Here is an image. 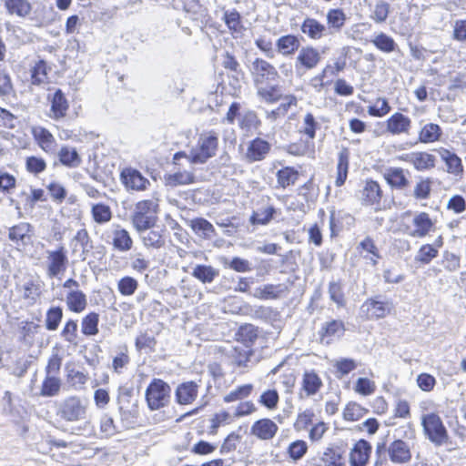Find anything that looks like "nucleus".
Segmentation results:
<instances>
[{
	"mask_svg": "<svg viewBox=\"0 0 466 466\" xmlns=\"http://www.w3.org/2000/svg\"><path fill=\"white\" fill-rule=\"evenodd\" d=\"M164 228H154L143 229L137 231L143 245L147 248L159 249L165 246Z\"/></svg>",
	"mask_w": 466,
	"mask_h": 466,
	"instance_id": "6ab92c4d",
	"label": "nucleus"
},
{
	"mask_svg": "<svg viewBox=\"0 0 466 466\" xmlns=\"http://www.w3.org/2000/svg\"><path fill=\"white\" fill-rule=\"evenodd\" d=\"M438 248L431 244L422 245L415 256V261L422 264H429L438 256Z\"/></svg>",
	"mask_w": 466,
	"mask_h": 466,
	"instance_id": "5fc2aeb1",
	"label": "nucleus"
},
{
	"mask_svg": "<svg viewBox=\"0 0 466 466\" xmlns=\"http://www.w3.org/2000/svg\"><path fill=\"white\" fill-rule=\"evenodd\" d=\"M437 152L446 165V171L455 177H461L463 175V165L461 157L444 147H440Z\"/></svg>",
	"mask_w": 466,
	"mask_h": 466,
	"instance_id": "aec40b11",
	"label": "nucleus"
},
{
	"mask_svg": "<svg viewBox=\"0 0 466 466\" xmlns=\"http://www.w3.org/2000/svg\"><path fill=\"white\" fill-rule=\"evenodd\" d=\"M332 366L335 370L336 377L341 379L352 370H356L358 367V362L353 359L340 358L335 360Z\"/></svg>",
	"mask_w": 466,
	"mask_h": 466,
	"instance_id": "37998d69",
	"label": "nucleus"
},
{
	"mask_svg": "<svg viewBox=\"0 0 466 466\" xmlns=\"http://www.w3.org/2000/svg\"><path fill=\"white\" fill-rule=\"evenodd\" d=\"M318 127L319 124L316 121L314 116L311 113H307L304 116L300 132L305 134L309 139L312 140L315 137L316 129Z\"/></svg>",
	"mask_w": 466,
	"mask_h": 466,
	"instance_id": "69168bd1",
	"label": "nucleus"
},
{
	"mask_svg": "<svg viewBox=\"0 0 466 466\" xmlns=\"http://www.w3.org/2000/svg\"><path fill=\"white\" fill-rule=\"evenodd\" d=\"M442 130L438 124L428 123L419 132L418 139L420 143H434L441 139Z\"/></svg>",
	"mask_w": 466,
	"mask_h": 466,
	"instance_id": "473e14b6",
	"label": "nucleus"
},
{
	"mask_svg": "<svg viewBox=\"0 0 466 466\" xmlns=\"http://www.w3.org/2000/svg\"><path fill=\"white\" fill-rule=\"evenodd\" d=\"M275 213L276 209L274 207H262L253 212L249 221L252 225H267L272 220Z\"/></svg>",
	"mask_w": 466,
	"mask_h": 466,
	"instance_id": "79ce46f5",
	"label": "nucleus"
},
{
	"mask_svg": "<svg viewBox=\"0 0 466 466\" xmlns=\"http://www.w3.org/2000/svg\"><path fill=\"white\" fill-rule=\"evenodd\" d=\"M87 405L79 397L66 398L59 405L57 415L67 422L84 420L86 415Z\"/></svg>",
	"mask_w": 466,
	"mask_h": 466,
	"instance_id": "39448f33",
	"label": "nucleus"
},
{
	"mask_svg": "<svg viewBox=\"0 0 466 466\" xmlns=\"http://www.w3.org/2000/svg\"><path fill=\"white\" fill-rule=\"evenodd\" d=\"M223 20L233 34H241L243 25H241L240 15L238 12L236 10L225 11Z\"/></svg>",
	"mask_w": 466,
	"mask_h": 466,
	"instance_id": "3c124183",
	"label": "nucleus"
},
{
	"mask_svg": "<svg viewBox=\"0 0 466 466\" xmlns=\"http://www.w3.org/2000/svg\"><path fill=\"white\" fill-rule=\"evenodd\" d=\"M60 163L69 168H75L81 165L82 158L75 147L64 146L58 152Z\"/></svg>",
	"mask_w": 466,
	"mask_h": 466,
	"instance_id": "2f4dec72",
	"label": "nucleus"
},
{
	"mask_svg": "<svg viewBox=\"0 0 466 466\" xmlns=\"http://www.w3.org/2000/svg\"><path fill=\"white\" fill-rule=\"evenodd\" d=\"M390 5L384 0H378L371 10L370 19L373 20L377 24L384 23L390 14Z\"/></svg>",
	"mask_w": 466,
	"mask_h": 466,
	"instance_id": "de8ad7c7",
	"label": "nucleus"
},
{
	"mask_svg": "<svg viewBox=\"0 0 466 466\" xmlns=\"http://www.w3.org/2000/svg\"><path fill=\"white\" fill-rule=\"evenodd\" d=\"M270 148L271 146L268 141L257 137L249 142L245 153V158L248 162L263 160L270 151Z\"/></svg>",
	"mask_w": 466,
	"mask_h": 466,
	"instance_id": "f3484780",
	"label": "nucleus"
},
{
	"mask_svg": "<svg viewBox=\"0 0 466 466\" xmlns=\"http://www.w3.org/2000/svg\"><path fill=\"white\" fill-rule=\"evenodd\" d=\"M308 445L306 441L298 440L291 442L288 448V453L293 461L300 460L307 452Z\"/></svg>",
	"mask_w": 466,
	"mask_h": 466,
	"instance_id": "774afa93",
	"label": "nucleus"
},
{
	"mask_svg": "<svg viewBox=\"0 0 466 466\" xmlns=\"http://www.w3.org/2000/svg\"><path fill=\"white\" fill-rule=\"evenodd\" d=\"M278 425L269 419L257 420L251 427V434L260 440H271L278 431Z\"/></svg>",
	"mask_w": 466,
	"mask_h": 466,
	"instance_id": "5701e85b",
	"label": "nucleus"
},
{
	"mask_svg": "<svg viewBox=\"0 0 466 466\" xmlns=\"http://www.w3.org/2000/svg\"><path fill=\"white\" fill-rule=\"evenodd\" d=\"M30 230L31 225L29 223L23 222L10 228L8 237L10 240L14 242L24 241L25 238L28 236Z\"/></svg>",
	"mask_w": 466,
	"mask_h": 466,
	"instance_id": "680f3d73",
	"label": "nucleus"
},
{
	"mask_svg": "<svg viewBox=\"0 0 466 466\" xmlns=\"http://www.w3.org/2000/svg\"><path fill=\"white\" fill-rule=\"evenodd\" d=\"M5 6L10 15L25 17L31 13L32 6L27 0H5Z\"/></svg>",
	"mask_w": 466,
	"mask_h": 466,
	"instance_id": "4c0bfd02",
	"label": "nucleus"
},
{
	"mask_svg": "<svg viewBox=\"0 0 466 466\" xmlns=\"http://www.w3.org/2000/svg\"><path fill=\"white\" fill-rule=\"evenodd\" d=\"M91 216L97 224H106L112 218V210L108 205L96 203L91 206Z\"/></svg>",
	"mask_w": 466,
	"mask_h": 466,
	"instance_id": "a19ab883",
	"label": "nucleus"
},
{
	"mask_svg": "<svg viewBox=\"0 0 466 466\" xmlns=\"http://www.w3.org/2000/svg\"><path fill=\"white\" fill-rule=\"evenodd\" d=\"M371 450L372 447L367 441L360 440L357 441L350 452V466H366L369 461Z\"/></svg>",
	"mask_w": 466,
	"mask_h": 466,
	"instance_id": "2eb2a0df",
	"label": "nucleus"
},
{
	"mask_svg": "<svg viewBox=\"0 0 466 466\" xmlns=\"http://www.w3.org/2000/svg\"><path fill=\"white\" fill-rule=\"evenodd\" d=\"M370 42L383 53H391L397 50L398 45L395 40L385 33H379L374 35Z\"/></svg>",
	"mask_w": 466,
	"mask_h": 466,
	"instance_id": "ea45409f",
	"label": "nucleus"
},
{
	"mask_svg": "<svg viewBox=\"0 0 466 466\" xmlns=\"http://www.w3.org/2000/svg\"><path fill=\"white\" fill-rule=\"evenodd\" d=\"M66 304L70 311L80 313L87 306L86 295L79 289L69 290L66 296Z\"/></svg>",
	"mask_w": 466,
	"mask_h": 466,
	"instance_id": "bb28decb",
	"label": "nucleus"
},
{
	"mask_svg": "<svg viewBox=\"0 0 466 466\" xmlns=\"http://www.w3.org/2000/svg\"><path fill=\"white\" fill-rule=\"evenodd\" d=\"M251 76L255 86L268 84L275 81L278 76V71L268 61L256 58L250 67Z\"/></svg>",
	"mask_w": 466,
	"mask_h": 466,
	"instance_id": "1a4fd4ad",
	"label": "nucleus"
},
{
	"mask_svg": "<svg viewBox=\"0 0 466 466\" xmlns=\"http://www.w3.org/2000/svg\"><path fill=\"white\" fill-rule=\"evenodd\" d=\"M387 451L390 461L396 464L407 463L411 459L410 445L402 440L390 443Z\"/></svg>",
	"mask_w": 466,
	"mask_h": 466,
	"instance_id": "4468645a",
	"label": "nucleus"
},
{
	"mask_svg": "<svg viewBox=\"0 0 466 466\" xmlns=\"http://www.w3.org/2000/svg\"><path fill=\"white\" fill-rule=\"evenodd\" d=\"M322 382L319 376L314 372H306L303 376L302 388L307 395L315 394L321 387Z\"/></svg>",
	"mask_w": 466,
	"mask_h": 466,
	"instance_id": "09e8293b",
	"label": "nucleus"
},
{
	"mask_svg": "<svg viewBox=\"0 0 466 466\" xmlns=\"http://www.w3.org/2000/svg\"><path fill=\"white\" fill-rule=\"evenodd\" d=\"M301 32L313 40H319L327 34V27L315 18L307 17L300 26Z\"/></svg>",
	"mask_w": 466,
	"mask_h": 466,
	"instance_id": "c85d7f7f",
	"label": "nucleus"
},
{
	"mask_svg": "<svg viewBox=\"0 0 466 466\" xmlns=\"http://www.w3.org/2000/svg\"><path fill=\"white\" fill-rule=\"evenodd\" d=\"M31 81L34 85H41L47 81V66L45 61H38L32 68Z\"/></svg>",
	"mask_w": 466,
	"mask_h": 466,
	"instance_id": "4d7b16f0",
	"label": "nucleus"
},
{
	"mask_svg": "<svg viewBox=\"0 0 466 466\" xmlns=\"http://www.w3.org/2000/svg\"><path fill=\"white\" fill-rule=\"evenodd\" d=\"M191 275L202 283H211L218 276V270L209 265H197Z\"/></svg>",
	"mask_w": 466,
	"mask_h": 466,
	"instance_id": "58836bf2",
	"label": "nucleus"
},
{
	"mask_svg": "<svg viewBox=\"0 0 466 466\" xmlns=\"http://www.w3.org/2000/svg\"><path fill=\"white\" fill-rule=\"evenodd\" d=\"M170 386L160 379H154L147 388L146 400L150 410L167 406L170 399Z\"/></svg>",
	"mask_w": 466,
	"mask_h": 466,
	"instance_id": "7ed1b4c3",
	"label": "nucleus"
},
{
	"mask_svg": "<svg viewBox=\"0 0 466 466\" xmlns=\"http://www.w3.org/2000/svg\"><path fill=\"white\" fill-rule=\"evenodd\" d=\"M99 315L90 312L81 321V331L86 336H95L98 333Z\"/></svg>",
	"mask_w": 466,
	"mask_h": 466,
	"instance_id": "49530a36",
	"label": "nucleus"
},
{
	"mask_svg": "<svg viewBox=\"0 0 466 466\" xmlns=\"http://www.w3.org/2000/svg\"><path fill=\"white\" fill-rule=\"evenodd\" d=\"M346 21V15L342 9L336 8L329 10L327 14V23L329 27L335 31H339Z\"/></svg>",
	"mask_w": 466,
	"mask_h": 466,
	"instance_id": "8fccbe9b",
	"label": "nucleus"
},
{
	"mask_svg": "<svg viewBox=\"0 0 466 466\" xmlns=\"http://www.w3.org/2000/svg\"><path fill=\"white\" fill-rule=\"evenodd\" d=\"M410 173L408 169L396 167H388L383 174L387 183L399 190H403L410 186Z\"/></svg>",
	"mask_w": 466,
	"mask_h": 466,
	"instance_id": "f8f14e48",
	"label": "nucleus"
},
{
	"mask_svg": "<svg viewBox=\"0 0 466 466\" xmlns=\"http://www.w3.org/2000/svg\"><path fill=\"white\" fill-rule=\"evenodd\" d=\"M382 198V190L377 181H366L360 194L362 204L367 206L380 205Z\"/></svg>",
	"mask_w": 466,
	"mask_h": 466,
	"instance_id": "4be33fe9",
	"label": "nucleus"
},
{
	"mask_svg": "<svg viewBox=\"0 0 466 466\" xmlns=\"http://www.w3.org/2000/svg\"><path fill=\"white\" fill-rule=\"evenodd\" d=\"M298 175V172L292 167L282 168L277 173L278 183L281 187L285 188L296 182Z\"/></svg>",
	"mask_w": 466,
	"mask_h": 466,
	"instance_id": "13d9d810",
	"label": "nucleus"
},
{
	"mask_svg": "<svg viewBox=\"0 0 466 466\" xmlns=\"http://www.w3.org/2000/svg\"><path fill=\"white\" fill-rule=\"evenodd\" d=\"M411 120L401 113H394L386 122V130L391 135L409 134Z\"/></svg>",
	"mask_w": 466,
	"mask_h": 466,
	"instance_id": "412c9836",
	"label": "nucleus"
},
{
	"mask_svg": "<svg viewBox=\"0 0 466 466\" xmlns=\"http://www.w3.org/2000/svg\"><path fill=\"white\" fill-rule=\"evenodd\" d=\"M199 385L195 381L179 384L175 390V398L180 405H189L195 401L198 394Z\"/></svg>",
	"mask_w": 466,
	"mask_h": 466,
	"instance_id": "a211bd4d",
	"label": "nucleus"
},
{
	"mask_svg": "<svg viewBox=\"0 0 466 466\" xmlns=\"http://www.w3.org/2000/svg\"><path fill=\"white\" fill-rule=\"evenodd\" d=\"M258 96L267 103H275L279 101L281 96V91L278 85L262 84L256 86Z\"/></svg>",
	"mask_w": 466,
	"mask_h": 466,
	"instance_id": "e433bc0d",
	"label": "nucleus"
},
{
	"mask_svg": "<svg viewBox=\"0 0 466 466\" xmlns=\"http://www.w3.org/2000/svg\"><path fill=\"white\" fill-rule=\"evenodd\" d=\"M237 336L238 340L241 342L244 347L250 348L258 338V329L251 324H246L239 328Z\"/></svg>",
	"mask_w": 466,
	"mask_h": 466,
	"instance_id": "c03bdc74",
	"label": "nucleus"
},
{
	"mask_svg": "<svg viewBox=\"0 0 466 466\" xmlns=\"http://www.w3.org/2000/svg\"><path fill=\"white\" fill-rule=\"evenodd\" d=\"M324 466H345L343 451L339 447H328L320 458Z\"/></svg>",
	"mask_w": 466,
	"mask_h": 466,
	"instance_id": "f704fd0d",
	"label": "nucleus"
},
{
	"mask_svg": "<svg viewBox=\"0 0 466 466\" xmlns=\"http://www.w3.org/2000/svg\"><path fill=\"white\" fill-rule=\"evenodd\" d=\"M19 291L24 299L33 304L41 296V281L38 278L29 277L19 286Z\"/></svg>",
	"mask_w": 466,
	"mask_h": 466,
	"instance_id": "393cba45",
	"label": "nucleus"
},
{
	"mask_svg": "<svg viewBox=\"0 0 466 466\" xmlns=\"http://www.w3.org/2000/svg\"><path fill=\"white\" fill-rule=\"evenodd\" d=\"M63 318V310L60 307L50 308L46 316V328L48 330H56Z\"/></svg>",
	"mask_w": 466,
	"mask_h": 466,
	"instance_id": "6e6d98bb",
	"label": "nucleus"
},
{
	"mask_svg": "<svg viewBox=\"0 0 466 466\" xmlns=\"http://www.w3.org/2000/svg\"><path fill=\"white\" fill-rule=\"evenodd\" d=\"M392 304L389 300H380L378 298L367 299L361 309L369 319L385 318L391 311Z\"/></svg>",
	"mask_w": 466,
	"mask_h": 466,
	"instance_id": "9b49d317",
	"label": "nucleus"
},
{
	"mask_svg": "<svg viewBox=\"0 0 466 466\" xmlns=\"http://www.w3.org/2000/svg\"><path fill=\"white\" fill-rule=\"evenodd\" d=\"M253 390L252 384H245L238 386L224 396V401L227 403L243 400L248 397Z\"/></svg>",
	"mask_w": 466,
	"mask_h": 466,
	"instance_id": "864d4df0",
	"label": "nucleus"
},
{
	"mask_svg": "<svg viewBox=\"0 0 466 466\" xmlns=\"http://www.w3.org/2000/svg\"><path fill=\"white\" fill-rule=\"evenodd\" d=\"M46 168V162L44 158L31 156L25 158V169L28 173L38 175Z\"/></svg>",
	"mask_w": 466,
	"mask_h": 466,
	"instance_id": "052dcab7",
	"label": "nucleus"
},
{
	"mask_svg": "<svg viewBox=\"0 0 466 466\" xmlns=\"http://www.w3.org/2000/svg\"><path fill=\"white\" fill-rule=\"evenodd\" d=\"M61 388V380L59 377H52V376H46L41 390L40 395L43 397H54L56 396Z\"/></svg>",
	"mask_w": 466,
	"mask_h": 466,
	"instance_id": "a18cd8bd",
	"label": "nucleus"
},
{
	"mask_svg": "<svg viewBox=\"0 0 466 466\" xmlns=\"http://www.w3.org/2000/svg\"><path fill=\"white\" fill-rule=\"evenodd\" d=\"M32 135L38 147L46 154H54L56 149V140L49 130L43 127H32Z\"/></svg>",
	"mask_w": 466,
	"mask_h": 466,
	"instance_id": "dca6fc26",
	"label": "nucleus"
},
{
	"mask_svg": "<svg viewBox=\"0 0 466 466\" xmlns=\"http://www.w3.org/2000/svg\"><path fill=\"white\" fill-rule=\"evenodd\" d=\"M354 390L360 395L369 396L375 392L376 384L368 378H359L355 383Z\"/></svg>",
	"mask_w": 466,
	"mask_h": 466,
	"instance_id": "338daca9",
	"label": "nucleus"
},
{
	"mask_svg": "<svg viewBox=\"0 0 466 466\" xmlns=\"http://www.w3.org/2000/svg\"><path fill=\"white\" fill-rule=\"evenodd\" d=\"M345 331L344 323L341 320L333 319L327 322L320 331L322 343L329 344L335 339L340 338Z\"/></svg>",
	"mask_w": 466,
	"mask_h": 466,
	"instance_id": "a878e982",
	"label": "nucleus"
},
{
	"mask_svg": "<svg viewBox=\"0 0 466 466\" xmlns=\"http://www.w3.org/2000/svg\"><path fill=\"white\" fill-rule=\"evenodd\" d=\"M133 239L129 232L116 225L112 231L113 248L119 252H127L133 248Z\"/></svg>",
	"mask_w": 466,
	"mask_h": 466,
	"instance_id": "b1692460",
	"label": "nucleus"
},
{
	"mask_svg": "<svg viewBox=\"0 0 466 466\" xmlns=\"http://www.w3.org/2000/svg\"><path fill=\"white\" fill-rule=\"evenodd\" d=\"M158 209L157 198L138 201L131 217V222L137 231L149 229L157 221Z\"/></svg>",
	"mask_w": 466,
	"mask_h": 466,
	"instance_id": "f03ea898",
	"label": "nucleus"
},
{
	"mask_svg": "<svg viewBox=\"0 0 466 466\" xmlns=\"http://www.w3.org/2000/svg\"><path fill=\"white\" fill-rule=\"evenodd\" d=\"M434 228V223L426 212H419L414 215L410 224L405 225L404 231L407 235L415 238H422L429 235Z\"/></svg>",
	"mask_w": 466,
	"mask_h": 466,
	"instance_id": "0eeeda50",
	"label": "nucleus"
},
{
	"mask_svg": "<svg viewBox=\"0 0 466 466\" xmlns=\"http://www.w3.org/2000/svg\"><path fill=\"white\" fill-rule=\"evenodd\" d=\"M421 424L425 434L435 445L441 446L447 442L448 432L438 414L428 413L422 415Z\"/></svg>",
	"mask_w": 466,
	"mask_h": 466,
	"instance_id": "20e7f679",
	"label": "nucleus"
},
{
	"mask_svg": "<svg viewBox=\"0 0 466 466\" xmlns=\"http://www.w3.org/2000/svg\"><path fill=\"white\" fill-rule=\"evenodd\" d=\"M287 291L284 284H266L255 289L253 296L258 299H277Z\"/></svg>",
	"mask_w": 466,
	"mask_h": 466,
	"instance_id": "c756f323",
	"label": "nucleus"
},
{
	"mask_svg": "<svg viewBox=\"0 0 466 466\" xmlns=\"http://www.w3.org/2000/svg\"><path fill=\"white\" fill-rule=\"evenodd\" d=\"M366 412L361 405L356 402H350L343 410V418L346 420L355 421L360 420Z\"/></svg>",
	"mask_w": 466,
	"mask_h": 466,
	"instance_id": "e2e57ef3",
	"label": "nucleus"
},
{
	"mask_svg": "<svg viewBox=\"0 0 466 466\" xmlns=\"http://www.w3.org/2000/svg\"><path fill=\"white\" fill-rule=\"evenodd\" d=\"M300 42L294 35H286L277 40L276 47L278 52L283 56L294 54L299 47Z\"/></svg>",
	"mask_w": 466,
	"mask_h": 466,
	"instance_id": "72a5a7b5",
	"label": "nucleus"
},
{
	"mask_svg": "<svg viewBox=\"0 0 466 466\" xmlns=\"http://www.w3.org/2000/svg\"><path fill=\"white\" fill-rule=\"evenodd\" d=\"M431 179L429 177L420 178L413 189V197L416 199H427L431 190Z\"/></svg>",
	"mask_w": 466,
	"mask_h": 466,
	"instance_id": "bf43d9fd",
	"label": "nucleus"
},
{
	"mask_svg": "<svg viewBox=\"0 0 466 466\" xmlns=\"http://www.w3.org/2000/svg\"><path fill=\"white\" fill-rule=\"evenodd\" d=\"M51 103V115L50 116L56 120L63 118L68 110L69 105L68 101L66 98L64 93L61 89H57L52 98L50 99Z\"/></svg>",
	"mask_w": 466,
	"mask_h": 466,
	"instance_id": "cd10ccee",
	"label": "nucleus"
},
{
	"mask_svg": "<svg viewBox=\"0 0 466 466\" xmlns=\"http://www.w3.org/2000/svg\"><path fill=\"white\" fill-rule=\"evenodd\" d=\"M218 147V135L214 131L204 132L191 148L187 160L192 164H204L216 155Z\"/></svg>",
	"mask_w": 466,
	"mask_h": 466,
	"instance_id": "f257e3e1",
	"label": "nucleus"
},
{
	"mask_svg": "<svg viewBox=\"0 0 466 466\" xmlns=\"http://www.w3.org/2000/svg\"><path fill=\"white\" fill-rule=\"evenodd\" d=\"M121 179L129 190L143 191L150 186V181L142 174L133 168H126L121 173Z\"/></svg>",
	"mask_w": 466,
	"mask_h": 466,
	"instance_id": "ddd939ff",
	"label": "nucleus"
},
{
	"mask_svg": "<svg viewBox=\"0 0 466 466\" xmlns=\"http://www.w3.org/2000/svg\"><path fill=\"white\" fill-rule=\"evenodd\" d=\"M286 151L289 155L296 157L306 156L314 152L313 145L310 146L308 141L304 140H299L298 142L288 145L286 147Z\"/></svg>",
	"mask_w": 466,
	"mask_h": 466,
	"instance_id": "603ef678",
	"label": "nucleus"
},
{
	"mask_svg": "<svg viewBox=\"0 0 466 466\" xmlns=\"http://www.w3.org/2000/svg\"><path fill=\"white\" fill-rule=\"evenodd\" d=\"M138 282L132 277H124L117 283L118 291L123 296H131L137 289Z\"/></svg>",
	"mask_w": 466,
	"mask_h": 466,
	"instance_id": "0e129e2a",
	"label": "nucleus"
},
{
	"mask_svg": "<svg viewBox=\"0 0 466 466\" xmlns=\"http://www.w3.org/2000/svg\"><path fill=\"white\" fill-rule=\"evenodd\" d=\"M193 231L204 238H212L216 235L213 225L205 218H198L190 220Z\"/></svg>",
	"mask_w": 466,
	"mask_h": 466,
	"instance_id": "c9c22d12",
	"label": "nucleus"
},
{
	"mask_svg": "<svg viewBox=\"0 0 466 466\" xmlns=\"http://www.w3.org/2000/svg\"><path fill=\"white\" fill-rule=\"evenodd\" d=\"M399 159L413 166L417 171H426L435 167V156L424 151H413L403 154Z\"/></svg>",
	"mask_w": 466,
	"mask_h": 466,
	"instance_id": "9d476101",
	"label": "nucleus"
},
{
	"mask_svg": "<svg viewBox=\"0 0 466 466\" xmlns=\"http://www.w3.org/2000/svg\"><path fill=\"white\" fill-rule=\"evenodd\" d=\"M321 61V55L318 49L313 46L302 47L295 60V70L299 76L307 71L312 70L318 66Z\"/></svg>",
	"mask_w": 466,
	"mask_h": 466,
	"instance_id": "6e6552de",
	"label": "nucleus"
},
{
	"mask_svg": "<svg viewBox=\"0 0 466 466\" xmlns=\"http://www.w3.org/2000/svg\"><path fill=\"white\" fill-rule=\"evenodd\" d=\"M46 269L49 279L58 278L66 272L68 265L67 251L64 246L55 250H46Z\"/></svg>",
	"mask_w": 466,
	"mask_h": 466,
	"instance_id": "423d86ee",
	"label": "nucleus"
},
{
	"mask_svg": "<svg viewBox=\"0 0 466 466\" xmlns=\"http://www.w3.org/2000/svg\"><path fill=\"white\" fill-rule=\"evenodd\" d=\"M166 186L176 187L178 186H186L195 183V175L191 171L178 170L174 173L166 174L164 176Z\"/></svg>",
	"mask_w": 466,
	"mask_h": 466,
	"instance_id": "7c9ffc66",
	"label": "nucleus"
}]
</instances>
